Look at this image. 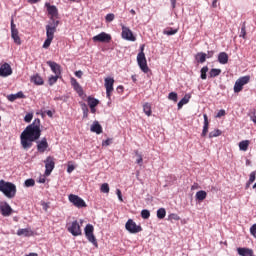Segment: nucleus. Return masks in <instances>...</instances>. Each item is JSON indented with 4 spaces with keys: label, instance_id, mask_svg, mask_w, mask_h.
<instances>
[{
    "label": "nucleus",
    "instance_id": "f257e3e1",
    "mask_svg": "<svg viewBox=\"0 0 256 256\" xmlns=\"http://www.w3.org/2000/svg\"><path fill=\"white\" fill-rule=\"evenodd\" d=\"M39 137H41V119L36 118L20 135L23 149H31L33 142L37 141Z\"/></svg>",
    "mask_w": 256,
    "mask_h": 256
},
{
    "label": "nucleus",
    "instance_id": "79ce46f5",
    "mask_svg": "<svg viewBox=\"0 0 256 256\" xmlns=\"http://www.w3.org/2000/svg\"><path fill=\"white\" fill-rule=\"evenodd\" d=\"M181 217L177 215L176 213H172L168 216V221H180Z\"/></svg>",
    "mask_w": 256,
    "mask_h": 256
},
{
    "label": "nucleus",
    "instance_id": "e2e57ef3",
    "mask_svg": "<svg viewBox=\"0 0 256 256\" xmlns=\"http://www.w3.org/2000/svg\"><path fill=\"white\" fill-rule=\"evenodd\" d=\"M123 86H118L117 87V91H118V93H123Z\"/></svg>",
    "mask_w": 256,
    "mask_h": 256
},
{
    "label": "nucleus",
    "instance_id": "7c9ffc66",
    "mask_svg": "<svg viewBox=\"0 0 256 256\" xmlns=\"http://www.w3.org/2000/svg\"><path fill=\"white\" fill-rule=\"evenodd\" d=\"M249 140H243L239 143L240 151H247L249 149Z\"/></svg>",
    "mask_w": 256,
    "mask_h": 256
},
{
    "label": "nucleus",
    "instance_id": "bb28decb",
    "mask_svg": "<svg viewBox=\"0 0 256 256\" xmlns=\"http://www.w3.org/2000/svg\"><path fill=\"white\" fill-rule=\"evenodd\" d=\"M195 59L198 63H205V61H207V54L199 52L196 54Z\"/></svg>",
    "mask_w": 256,
    "mask_h": 256
},
{
    "label": "nucleus",
    "instance_id": "37998d69",
    "mask_svg": "<svg viewBox=\"0 0 256 256\" xmlns=\"http://www.w3.org/2000/svg\"><path fill=\"white\" fill-rule=\"evenodd\" d=\"M101 193H109V184L108 183H103L100 187Z\"/></svg>",
    "mask_w": 256,
    "mask_h": 256
},
{
    "label": "nucleus",
    "instance_id": "9d476101",
    "mask_svg": "<svg viewBox=\"0 0 256 256\" xmlns=\"http://www.w3.org/2000/svg\"><path fill=\"white\" fill-rule=\"evenodd\" d=\"M44 163L46 169L45 175L49 177V175H51V173L53 172V169H55V158L53 156H48Z\"/></svg>",
    "mask_w": 256,
    "mask_h": 256
},
{
    "label": "nucleus",
    "instance_id": "680f3d73",
    "mask_svg": "<svg viewBox=\"0 0 256 256\" xmlns=\"http://www.w3.org/2000/svg\"><path fill=\"white\" fill-rule=\"evenodd\" d=\"M171 5L173 7V9H175V5L177 4V0H170Z\"/></svg>",
    "mask_w": 256,
    "mask_h": 256
},
{
    "label": "nucleus",
    "instance_id": "20e7f679",
    "mask_svg": "<svg viewBox=\"0 0 256 256\" xmlns=\"http://www.w3.org/2000/svg\"><path fill=\"white\" fill-rule=\"evenodd\" d=\"M137 63L143 73H149V71H151L149 66H147V58L145 57V44L140 46V52L137 55Z\"/></svg>",
    "mask_w": 256,
    "mask_h": 256
},
{
    "label": "nucleus",
    "instance_id": "f3484780",
    "mask_svg": "<svg viewBox=\"0 0 256 256\" xmlns=\"http://www.w3.org/2000/svg\"><path fill=\"white\" fill-rule=\"evenodd\" d=\"M49 149V143L47 138H42L41 141L37 142V151L38 153H45Z\"/></svg>",
    "mask_w": 256,
    "mask_h": 256
},
{
    "label": "nucleus",
    "instance_id": "052dcab7",
    "mask_svg": "<svg viewBox=\"0 0 256 256\" xmlns=\"http://www.w3.org/2000/svg\"><path fill=\"white\" fill-rule=\"evenodd\" d=\"M46 115H48V117H53V112L51 110H47Z\"/></svg>",
    "mask_w": 256,
    "mask_h": 256
},
{
    "label": "nucleus",
    "instance_id": "6e6552de",
    "mask_svg": "<svg viewBox=\"0 0 256 256\" xmlns=\"http://www.w3.org/2000/svg\"><path fill=\"white\" fill-rule=\"evenodd\" d=\"M68 232L71 233L73 237H79L80 235H83L79 221H73L71 225L68 227Z\"/></svg>",
    "mask_w": 256,
    "mask_h": 256
},
{
    "label": "nucleus",
    "instance_id": "338daca9",
    "mask_svg": "<svg viewBox=\"0 0 256 256\" xmlns=\"http://www.w3.org/2000/svg\"><path fill=\"white\" fill-rule=\"evenodd\" d=\"M183 105L180 101L178 102V109H183Z\"/></svg>",
    "mask_w": 256,
    "mask_h": 256
},
{
    "label": "nucleus",
    "instance_id": "c9c22d12",
    "mask_svg": "<svg viewBox=\"0 0 256 256\" xmlns=\"http://www.w3.org/2000/svg\"><path fill=\"white\" fill-rule=\"evenodd\" d=\"M209 71V67L208 66H204L202 67L200 73H201V79L205 80L207 79V72Z\"/></svg>",
    "mask_w": 256,
    "mask_h": 256
},
{
    "label": "nucleus",
    "instance_id": "9b49d317",
    "mask_svg": "<svg viewBox=\"0 0 256 256\" xmlns=\"http://www.w3.org/2000/svg\"><path fill=\"white\" fill-rule=\"evenodd\" d=\"M0 212L3 217H11L13 215V208L6 201H1Z\"/></svg>",
    "mask_w": 256,
    "mask_h": 256
},
{
    "label": "nucleus",
    "instance_id": "58836bf2",
    "mask_svg": "<svg viewBox=\"0 0 256 256\" xmlns=\"http://www.w3.org/2000/svg\"><path fill=\"white\" fill-rule=\"evenodd\" d=\"M83 118L87 119L89 117V108H87V104H82Z\"/></svg>",
    "mask_w": 256,
    "mask_h": 256
},
{
    "label": "nucleus",
    "instance_id": "864d4df0",
    "mask_svg": "<svg viewBox=\"0 0 256 256\" xmlns=\"http://www.w3.org/2000/svg\"><path fill=\"white\" fill-rule=\"evenodd\" d=\"M103 147H109L111 145V139H106L105 141L102 142Z\"/></svg>",
    "mask_w": 256,
    "mask_h": 256
},
{
    "label": "nucleus",
    "instance_id": "39448f33",
    "mask_svg": "<svg viewBox=\"0 0 256 256\" xmlns=\"http://www.w3.org/2000/svg\"><path fill=\"white\" fill-rule=\"evenodd\" d=\"M93 231H95V228L93 227V225L87 224L84 229L86 239H88V241L92 243L94 247H99V244L97 243V238H95V234H93Z\"/></svg>",
    "mask_w": 256,
    "mask_h": 256
},
{
    "label": "nucleus",
    "instance_id": "ea45409f",
    "mask_svg": "<svg viewBox=\"0 0 256 256\" xmlns=\"http://www.w3.org/2000/svg\"><path fill=\"white\" fill-rule=\"evenodd\" d=\"M220 135H221V130L216 129V130L211 131V132L209 133V138H210V139H213V137H219Z\"/></svg>",
    "mask_w": 256,
    "mask_h": 256
},
{
    "label": "nucleus",
    "instance_id": "774afa93",
    "mask_svg": "<svg viewBox=\"0 0 256 256\" xmlns=\"http://www.w3.org/2000/svg\"><path fill=\"white\" fill-rule=\"evenodd\" d=\"M41 0H28L29 3H39Z\"/></svg>",
    "mask_w": 256,
    "mask_h": 256
},
{
    "label": "nucleus",
    "instance_id": "de8ad7c7",
    "mask_svg": "<svg viewBox=\"0 0 256 256\" xmlns=\"http://www.w3.org/2000/svg\"><path fill=\"white\" fill-rule=\"evenodd\" d=\"M24 121L25 123H31V121H33V113L26 114L24 117Z\"/></svg>",
    "mask_w": 256,
    "mask_h": 256
},
{
    "label": "nucleus",
    "instance_id": "13d9d810",
    "mask_svg": "<svg viewBox=\"0 0 256 256\" xmlns=\"http://www.w3.org/2000/svg\"><path fill=\"white\" fill-rule=\"evenodd\" d=\"M213 55H215V51L211 50L208 51V53L206 54L207 59H211V57H213Z\"/></svg>",
    "mask_w": 256,
    "mask_h": 256
},
{
    "label": "nucleus",
    "instance_id": "1a4fd4ad",
    "mask_svg": "<svg viewBox=\"0 0 256 256\" xmlns=\"http://www.w3.org/2000/svg\"><path fill=\"white\" fill-rule=\"evenodd\" d=\"M113 85H115V79H113L111 77H107L104 79V87L106 89L107 99H111V95L114 91Z\"/></svg>",
    "mask_w": 256,
    "mask_h": 256
},
{
    "label": "nucleus",
    "instance_id": "412c9836",
    "mask_svg": "<svg viewBox=\"0 0 256 256\" xmlns=\"http://www.w3.org/2000/svg\"><path fill=\"white\" fill-rule=\"evenodd\" d=\"M17 235L19 237H33V230L30 228L18 229Z\"/></svg>",
    "mask_w": 256,
    "mask_h": 256
},
{
    "label": "nucleus",
    "instance_id": "7ed1b4c3",
    "mask_svg": "<svg viewBox=\"0 0 256 256\" xmlns=\"http://www.w3.org/2000/svg\"><path fill=\"white\" fill-rule=\"evenodd\" d=\"M0 191L7 197L8 199H13L15 195H17V186L11 182H7L5 180H0Z\"/></svg>",
    "mask_w": 256,
    "mask_h": 256
},
{
    "label": "nucleus",
    "instance_id": "ddd939ff",
    "mask_svg": "<svg viewBox=\"0 0 256 256\" xmlns=\"http://www.w3.org/2000/svg\"><path fill=\"white\" fill-rule=\"evenodd\" d=\"M11 37L14 43H16V45H21V37H19V30H17V26L15 25L13 19L11 20Z\"/></svg>",
    "mask_w": 256,
    "mask_h": 256
},
{
    "label": "nucleus",
    "instance_id": "09e8293b",
    "mask_svg": "<svg viewBox=\"0 0 256 256\" xmlns=\"http://www.w3.org/2000/svg\"><path fill=\"white\" fill-rule=\"evenodd\" d=\"M189 99H191V96L188 95V94H186V95L180 100V102H181L182 105H187V103H189Z\"/></svg>",
    "mask_w": 256,
    "mask_h": 256
},
{
    "label": "nucleus",
    "instance_id": "c85d7f7f",
    "mask_svg": "<svg viewBox=\"0 0 256 256\" xmlns=\"http://www.w3.org/2000/svg\"><path fill=\"white\" fill-rule=\"evenodd\" d=\"M219 75H221V69H217V68H212L209 72V77L211 79L215 78V77H219Z\"/></svg>",
    "mask_w": 256,
    "mask_h": 256
},
{
    "label": "nucleus",
    "instance_id": "473e14b6",
    "mask_svg": "<svg viewBox=\"0 0 256 256\" xmlns=\"http://www.w3.org/2000/svg\"><path fill=\"white\" fill-rule=\"evenodd\" d=\"M178 31H179L178 29L166 28V29L163 31V33H164V35L171 36V35L177 34Z\"/></svg>",
    "mask_w": 256,
    "mask_h": 256
},
{
    "label": "nucleus",
    "instance_id": "b1692460",
    "mask_svg": "<svg viewBox=\"0 0 256 256\" xmlns=\"http://www.w3.org/2000/svg\"><path fill=\"white\" fill-rule=\"evenodd\" d=\"M90 131H92V133H96L97 135H101V133H103V127H101V124L96 121L91 126Z\"/></svg>",
    "mask_w": 256,
    "mask_h": 256
},
{
    "label": "nucleus",
    "instance_id": "0e129e2a",
    "mask_svg": "<svg viewBox=\"0 0 256 256\" xmlns=\"http://www.w3.org/2000/svg\"><path fill=\"white\" fill-rule=\"evenodd\" d=\"M212 7H213L214 9H216V7H217V0H214V1L212 2Z\"/></svg>",
    "mask_w": 256,
    "mask_h": 256
},
{
    "label": "nucleus",
    "instance_id": "4be33fe9",
    "mask_svg": "<svg viewBox=\"0 0 256 256\" xmlns=\"http://www.w3.org/2000/svg\"><path fill=\"white\" fill-rule=\"evenodd\" d=\"M218 63L221 65H227L229 63V54L226 52H220L218 54Z\"/></svg>",
    "mask_w": 256,
    "mask_h": 256
},
{
    "label": "nucleus",
    "instance_id": "72a5a7b5",
    "mask_svg": "<svg viewBox=\"0 0 256 256\" xmlns=\"http://www.w3.org/2000/svg\"><path fill=\"white\" fill-rule=\"evenodd\" d=\"M135 155L137 157L136 163L141 167L143 165V156L139 153V150H135Z\"/></svg>",
    "mask_w": 256,
    "mask_h": 256
},
{
    "label": "nucleus",
    "instance_id": "423d86ee",
    "mask_svg": "<svg viewBox=\"0 0 256 256\" xmlns=\"http://www.w3.org/2000/svg\"><path fill=\"white\" fill-rule=\"evenodd\" d=\"M68 200L70 201V203H72V205H74V207H77V209H83L87 207V203L85 202V200L75 194H70L68 196Z\"/></svg>",
    "mask_w": 256,
    "mask_h": 256
},
{
    "label": "nucleus",
    "instance_id": "a18cd8bd",
    "mask_svg": "<svg viewBox=\"0 0 256 256\" xmlns=\"http://www.w3.org/2000/svg\"><path fill=\"white\" fill-rule=\"evenodd\" d=\"M24 185L25 187H35V180L33 178L27 179Z\"/></svg>",
    "mask_w": 256,
    "mask_h": 256
},
{
    "label": "nucleus",
    "instance_id": "bf43d9fd",
    "mask_svg": "<svg viewBox=\"0 0 256 256\" xmlns=\"http://www.w3.org/2000/svg\"><path fill=\"white\" fill-rule=\"evenodd\" d=\"M197 189H199V184H198V183H194V184L191 186V190H192V191H195V190H197Z\"/></svg>",
    "mask_w": 256,
    "mask_h": 256
},
{
    "label": "nucleus",
    "instance_id": "2eb2a0df",
    "mask_svg": "<svg viewBox=\"0 0 256 256\" xmlns=\"http://www.w3.org/2000/svg\"><path fill=\"white\" fill-rule=\"evenodd\" d=\"M125 227L129 233H140V231H142L141 226H137V224L131 219L126 222Z\"/></svg>",
    "mask_w": 256,
    "mask_h": 256
},
{
    "label": "nucleus",
    "instance_id": "49530a36",
    "mask_svg": "<svg viewBox=\"0 0 256 256\" xmlns=\"http://www.w3.org/2000/svg\"><path fill=\"white\" fill-rule=\"evenodd\" d=\"M105 20H106V23H111V21L115 20V14L113 13L107 14L105 17Z\"/></svg>",
    "mask_w": 256,
    "mask_h": 256
},
{
    "label": "nucleus",
    "instance_id": "aec40b11",
    "mask_svg": "<svg viewBox=\"0 0 256 256\" xmlns=\"http://www.w3.org/2000/svg\"><path fill=\"white\" fill-rule=\"evenodd\" d=\"M71 85H72L73 89L76 91V93H78L79 97H82L83 87H81V84H79V82H77V79L71 78Z\"/></svg>",
    "mask_w": 256,
    "mask_h": 256
},
{
    "label": "nucleus",
    "instance_id": "c03bdc74",
    "mask_svg": "<svg viewBox=\"0 0 256 256\" xmlns=\"http://www.w3.org/2000/svg\"><path fill=\"white\" fill-rule=\"evenodd\" d=\"M141 217L142 219H149V217H151V212H149L147 209H144L141 211Z\"/></svg>",
    "mask_w": 256,
    "mask_h": 256
},
{
    "label": "nucleus",
    "instance_id": "3c124183",
    "mask_svg": "<svg viewBox=\"0 0 256 256\" xmlns=\"http://www.w3.org/2000/svg\"><path fill=\"white\" fill-rule=\"evenodd\" d=\"M255 179H256V171H253V172L250 173V177H249L248 182L249 183H255Z\"/></svg>",
    "mask_w": 256,
    "mask_h": 256
},
{
    "label": "nucleus",
    "instance_id": "6ab92c4d",
    "mask_svg": "<svg viewBox=\"0 0 256 256\" xmlns=\"http://www.w3.org/2000/svg\"><path fill=\"white\" fill-rule=\"evenodd\" d=\"M47 7L48 15H51V21H53V17H57L59 15V10H57V6H53L49 3L45 4Z\"/></svg>",
    "mask_w": 256,
    "mask_h": 256
},
{
    "label": "nucleus",
    "instance_id": "6e6d98bb",
    "mask_svg": "<svg viewBox=\"0 0 256 256\" xmlns=\"http://www.w3.org/2000/svg\"><path fill=\"white\" fill-rule=\"evenodd\" d=\"M73 171H75V166H73V165H68L67 173H73Z\"/></svg>",
    "mask_w": 256,
    "mask_h": 256
},
{
    "label": "nucleus",
    "instance_id": "cd10ccee",
    "mask_svg": "<svg viewBox=\"0 0 256 256\" xmlns=\"http://www.w3.org/2000/svg\"><path fill=\"white\" fill-rule=\"evenodd\" d=\"M143 111L145 115H147V117H151V114L153 113V111L151 110V104H149V102H146L143 105Z\"/></svg>",
    "mask_w": 256,
    "mask_h": 256
},
{
    "label": "nucleus",
    "instance_id": "5fc2aeb1",
    "mask_svg": "<svg viewBox=\"0 0 256 256\" xmlns=\"http://www.w3.org/2000/svg\"><path fill=\"white\" fill-rule=\"evenodd\" d=\"M116 195L118 196L119 201L123 202V195L119 189L116 190Z\"/></svg>",
    "mask_w": 256,
    "mask_h": 256
},
{
    "label": "nucleus",
    "instance_id": "8fccbe9b",
    "mask_svg": "<svg viewBox=\"0 0 256 256\" xmlns=\"http://www.w3.org/2000/svg\"><path fill=\"white\" fill-rule=\"evenodd\" d=\"M250 235H252L253 238L256 239V223L250 227Z\"/></svg>",
    "mask_w": 256,
    "mask_h": 256
},
{
    "label": "nucleus",
    "instance_id": "4468645a",
    "mask_svg": "<svg viewBox=\"0 0 256 256\" xmlns=\"http://www.w3.org/2000/svg\"><path fill=\"white\" fill-rule=\"evenodd\" d=\"M122 39H126V41H137V38L133 35V31L127 26H122Z\"/></svg>",
    "mask_w": 256,
    "mask_h": 256
},
{
    "label": "nucleus",
    "instance_id": "dca6fc26",
    "mask_svg": "<svg viewBox=\"0 0 256 256\" xmlns=\"http://www.w3.org/2000/svg\"><path fill=\"white\" fill-rule=\"evenodd\" d=\"M13 74V69H11V65L9 63H4L0 66V77H9V75Z\"/></svg>",
    "mask_w": 256,
    "mask_h": 256
},
{
    "label": "nucleus",
    "instance_id": "4d7b16f0",
    "mask_svg": "<svg viewBox=\"0 0 256 256\" xmlns=\"http://www.w3.org/2000/svg\"><path fill=\"white\" fill-rule=\"evenodd\" d=\"M75 76L78 77V79H81V77H83V71L81 70L76 71Z\"/></svg>",
    "mask_w": 256,
    "mask_h": 256
},
{
    "label": "nucleus",
    "instance_id": "a878e982",
    "mask_svg": "<svg viewBox=\"0 0 256 256\" xmlns=\"http://www.w3.org/2000/svg\"><path fill=\"white\" fill-rule=\"evenodd\" d=\"M205 199H207V192L205 190L196 192V201H205Z\"/></svg>",
    "mask_w": 256,
    "mask_h": 256
},
{
    "label": "nucleus",
    "instance_id": "4c0bfd02",
    "mask_svg": "<svg viewBox=\"0 0 256 256\" xmlns=\"http://www.w3.org/2000/svg\"><path fill=\"white\" fill-rule=\"evenodd\" d=\"M59 77H61V76H57V75H55V76H50L49 79H48L49 85H50V86L55 85V83H57Z\"/></svg>",
    "mask_w": 256,
    "mask_h": 256
},
{
    "label": "nucleus",
    "instance_id": "f8f14e48",
    "mask_svg": "<svg viewBox=\"0 0 256 256\" xmlns=\"http://www.w3.org/2000/svg\"><path fill=\"white\" fill-rule=\"evenodd\" d=\"M92 41H94V43H111V35L102 32L96 36H94L92 38Z\"/></svg>",
    "mask_w": 256,
    "mask_h": 256
},
{
    "label": "nucleus",
    "instance_id": "f704fd0d",
    "mask_svg": "<svg viewBox=\"0 0 256 256\" xmlns=\"http://www.w3.org/2000/svg\"><path fill=\"white\" fill-rule=\"evenodd\" d=\"M32 81L35 83V85H43V78H41L39 75L33 76Z\"/></svg>",
    "mask_w": 256,
    "mask_h": 256
},
{
    "label": "nucleus",
    "instance_id": "c756f323",
    "mask_svg": "<svg viewBox=\"0 0 256 256\" xmlns=\"http://www.w3.org/2000/svg\"><path fill=\"white\" fill-rule=\"evenodd\" d=\"M88 105L90 108L97 107V105H99V100L89 96L88 97Z\"/></svg>",
    "mask_w": 256,
    "mask_h": 256
},
{
    "label": "nucleus",
    "instance_id": "0eeeda50",
    "mask_svg": "<svg viewBox=\"0 0 256 256\" xmlns=\"http://www.w3.org/2000/svg\"><path fill=\"white\" fill-rule=\"evenodd\" d=\"M251 81V76H242L238 78L234 84V93H241L243 86Z\"/></svg>",
    "mask_w": 256,
    "mask_h": 256
},
{
    "label": "nucleus",
    "instance_id": "a19ab883",
    "mask_svg": "<svg viewBox=\"0 0 256 256\" xmlns=\"http://www.w3.org/2000/svg\"><path fill=\"white\" fill-rule=\"evenodd\" d=\"M168 99L170 101H174V103H177L178 95L176 92H170L168 95Z\"/></svg>",
    "mask_w": 256,
    "mask_h": 256
},
{
    "label": "nucleus",
    "instance_id": "5701e85b",
    "mask_svg": "<svg viewBox=\"0 0 256 256\" xmlns=\"http://www.w3.org/2000/svg\"><path fill=\"white\" fill-rule=\"evenodd\" d=\"M204 118V126L202 130V137H207V133H209V118L207 117V114L203 115Z\"/></svg>",
    "mask_w": 256,
    "mask_h": 256
},
{
    "label": "nucleus",
    "instance_id": "e433bc0d",
    "mask_svg": "<svg viewBox=\"0 0 256 256\" xmlns=\"http://www.w3.org/2000/svg\"><path fill=\"white\" fill-rule=\"evenodd\" d=\"M240 37H242V39H247V27L245 26V22L241 27Z\"/></svg>",
    "mask_w": 256,
    "mask_h": 256
},
{
    "label": "nucleus",
    "instance_id": "393cba45",
    "mask_svg": "<svg viewBox=\"0 0 256 256\" xmlns=\"http://www.w3.org/2000/svg\"><path fill=\"white\" fill-rule=\"evenodd\" d=\"M8 101H16V99H25V94H23L22 91L16 93V94H10L7 96Z\"/></svg>",
    "mask_w": 256,
    "mask_h": 256
},
{
    "label": "nucleus",
    "instance_id": "603ef678",
    "mask_svg": "<svg viewBox=\"0 0 256 256\" xmlns=\"http://www.w3.org/2000/svg\"><path fill=\"white\" fill-rule=\"evenodd\" d=\"M225 115H226V112H225V110L222 109V110H219V111H218L216 117H217L218 119H221V117H225Z\"/></svg>",
    "mask_w": 256,
    "mask_h": 256
},
{
    "label": "nucleus",
    "instance_id": "f03ea898",
    "mask_svg": "<svg viewBox=\"0 0 256 256\" xmlns=\"http://www.w3.org/2000/svg\"><path fill=\"white\" fill-rule=\"evenodd\" d=\"M57 27H59V21L52 19V22H49L46 25V40L43 44V49H49L51 47V43H53V39H55V33H57Z\"/></svg>",
    "mask_w": 256,
    "mask_h": 256
},
{
    "label": "nucleus",
    "instance_id": "2f4dec72",
    "mask_svg": "<svg viewBox=\"0 0 256 256\" xmlns=\"http://www.w3.org/2000/svg\"><path fill=\"white\" fill-rule=\"evenodd\" d=\"M166 215H167V210H165V208H160L157 210V217L159 219H165Z\"/></svg>",
    "mask_w": 256,
    "mask_h": 256
},
{
    "label": "nucleus",
    "instance_id": "69168bd1",
    "mask_svg": "<svg viewBox=\"0 0 256 256\" xmlns=\"http://www.w3.org/2000/svg\"><path fill=\"white\" fill-rule=\"evenodd\" d=\"M26 256H39V254H37V253H35V252H32V253H30V254H28V255H26Z\"/></svg>",
    "mask_w": 256,
    "mask_h": 256
},
{
    "label": "nucleus",
    "instance_id": "a211bd4d",
    "mask_svg": "<svg viewBox=\"0 0 256 256\" xmlns=\"http://www.w3.org/2000/svg\"><path fill=\"white\" fill-rule=\"evenodd\" d=\"M47 65L56 76L61 77V65L53 61H47Z\"/></svg>",
    "mask_w": 256,
    "mask_h": 256
}]
</instances>
